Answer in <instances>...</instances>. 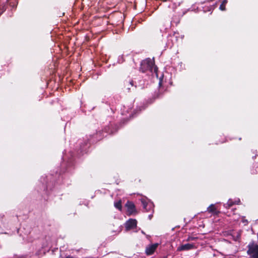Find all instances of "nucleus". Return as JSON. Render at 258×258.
I'll use <instances>...</instances> for the list:
<instances>
[{
	"instance_id": "10",
	"label": "nucleus",
	"mask_w": 258,
	"mask_h": 258,
	"mask_svg": "<svg viewBox=\"0 0 258 258\" xmlns=\"http://www.w3.org/2000/svg\"><path fill=\"white\" fill-rule=\"evenodd\" d=\"M227 3V0H223L222 3L220 6V9L222 11H224L225 10V5Z\"/></svg>"
},
{
	"instance_id": "7",
	"label": "nucleus",
	"mask_w": 258,
	"mask_h": 258,
	"mask_svg": "<svg viewBox=\"0 0 258 258\" xmlns=\"http://www.w3.org/2000/svg\"><path fill=\"white\" fill-rule=\"evenodd\" d=\"M141 202L143 204L144 208L147 211H149L152 207V204L148 203L146 200L144 199L141 200Z\"/></svg>"
},
{
	"instance_id": "2",
	"label": "nucleus",
	"mask_w": 258,
	"mask_h": 258,
	"mask_svg": "<svg viewBox=\"0 0 258 258\" xmlns=\"http://www.w3.org/2000/svg\"><path fill=\"white\" fill-rule=\"evenodd\" d=\"M247 251V254L250 258H258V245L255 243L248 244Z\"/></svg>"
},
{
	"instance_id": "11",
	"label": "nucleus",
	"mask_w": 258,
	"mask_h": 258,
	"mask_svg": "<svg viewBox=\"0 0 258 258\" xmlns=\"http://www.w3.org/2000/svg\"><path fill=\"white\" fill-rule=\"evenodd\" d=\"M238 202H239V200H238V201H237V202L236 201H235V203H233L231 200H229L228 201L227 203L226 204V205H227V206H226V207H228V208H229V207H230L231 206H232L233 204H238Z\"/></svg>"
},
{
	"instance_id": "13",
	"label": "nucleus",
	"mask_w": 258,
	"mask_h": 258,
	"mask_svg": "<svg viewBox=\"0 0 258 258\" xmlns=\"http://www.w3.org/2000/svg\"><path fill=\"white\" fill-rule=\"evenodd\" d=\"M130 84L131 85V86H133V81H131L130 82Z\"/></svg>"
},
{
	"instance_id": "1",
	"label": "nucleus",
	"mask_w": 258,
	"mask_h": 258,
	"mask_svg": "<svg viewBox=\"0 0 258 258\" xmlns=\"http://www.w3.org/2000/svg\"><path fill=\"white\" fill-rule=\"evenodd\" d=\"M141 69L143 72H144L146 70H150L151 71H154L157 77H158V68L156 66H155L153 61L151 59H147L143 61L141 63Z\"/></svg>"
},
{
	"instance_id": "4",
	"label": "nucleus",
	"mask_w": 258,
	"mask_h": 258,
	"mask_svg": "<svg viewBox=\"0 0 258 258\" xmlns=\"http://www.w3.org/2000/svg\"><path fill=\"white\" fill-rule=\"evenodd\" d=\"M158 246V243H154L148 245L146 249V253L147 255L152 254L155 250L157 249Z\"/></svg>"
},
{
	"instance_id": "5",
	"label": "nucleus",
	"mask_w": 258,
	"mask_h": 258,
	"mask_svg": "<svg viewBox=\"0 0 258 258\" xmlns=\"http://www.w3.org/2000/svg\"><path fill=\"white\" fill-rule=\"evenodd\" d=\"M195 246L193 244L186 243L185 244L181 245L177 248L178 251L188 250L189 249H193Z\"/></svg>"
},
{
	"instance_id": "8",
	"label": "nucleus",
	"mask_w": 258,
	"mask_h": 258,
	"mask_svg": "<svg viewBox=\"0 0 258 258\" xmlns=\"http://www.w3.org/2000/svg\"><path fill=\"white\" fill-rule=\"evenodd\" d=\"M209 213H214V214H217V211L216 207L214 205L212 204L207 209Z\"/></svg>"
},
{
	"instance_id": "9",
	"label": "nucleus",
	"mask_w": 258,
	"mask_h": 258,
	"mask_svg": "<svg viewBox=\"0 0 258 258\" xmlns=\"http://www.w3.org/2000/svg\"><path fill=\"white\" fill-rule=\"evenodd\" d=\"M114 207L118 209L119 210L121 211L122 206H121V203L120 201H119L118 202H115L114 204Z\"/></svg>"
},
{
	"instance_id": "12",
	"label": "nucleus",
	"mask_w": 258,
	"mask_h": 258,
	"mask_svg": "<svg viewBox=\"0 0 258 258\" xmlns=\"http://www.w3.org/2000/svg\"><path fill=\"white\" fill-rule=\"evenodd\" d=\"M242 222H243V223H247V221L246 220H243Z\"/></svg>"
},
{
	"instance_id": "6",
	"label": "nucleus",
	"mask_w": 258,
	"mask_h": 258,
	"mask_svg": "<svg viewBox=\"0 0 258 258\" xmlns=\"http://www.w3.org/2000/svg\"><path fill=\"white\" fill-rule=\"evenodd\" d=\"M125 206L127 207V212L130 214H132L134 212L135 210V205L133 203L131 202H127L126 203Z\"/></svg>"
},
{
	"instance_id": "14",
	"label": "nucleus",
	"mask_w": 258,
	"mask_h": 258,
	"mask_svg": "<svg viewBox=\"0 0 258 258\" xmlns=\"http://www.w3.org/2000/svg\"><path fill=\"white\" fill-rule=\"evenodd\" d=\"M163 2H166L167 0H161Z\"/></svg>"
},
{
	"instance_id": "3",
	"label": "nucleus",
	"mask_w": 258,
	"mask_h": 258,
	"mask_svg": "<svg viewBox=\"0 0 258 258\" xmlns=\"http://www.w3.org/2000/svg\"><path fill=\"white\" fill-rule=\"evenodd\" d=\"M137 221L135 219H130L125 224V228L127 230H130L136 227Z\"/></svg>"
}]
</instances>
